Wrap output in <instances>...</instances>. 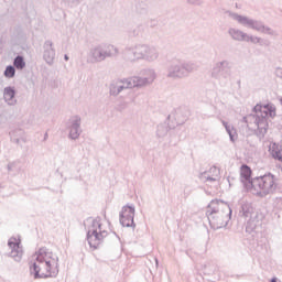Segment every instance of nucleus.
I'll use <instances>...</instances> for the list:
<instances>
[{"instance_id": "1", "label": "nucleus", "mask_w": 282, "mask_h": 282, "mask_svg": "<svg viewBox=\"0 0 282 282\" xmlns=\"http://www.w3.org/2000/svg\"><path fill=\"white\" fill-rule=\"evenodd\" d=\"M30 269L35 279L54 276L58 272V257L50 251V249L41 248L31 258Z\"/></svg>"}, {"instance_id": "2", "label": "nucleus", "mask_w": 282, "mask_h": 282, "mask_svg": "<svg viewBox=\"0 0 282 282\" xmlns=\"http://www.w3.org/2000/svg\"><path fill=\"white\" fill-rule=\"evenodd\" d=\"M86 226L88 227L87 240L90 248H98L109 237V230H111L109 221L98 217L88 219Z\"/></svg>"}, {"instance_id": "3", "label": "nucleus", "mask_w": 282, "mask_h": 282, "mask_svg": "<svg viewBox=\"0 0 282 282\" xmlns=\"http://www.w3.org/2000/svg\"><path fill=\"white\" fill-rule=\"evenodd\" d=\"M256 113V122L260 131H268V118L276 117V106L272 104L256 105L253 108Z\"/></svg>"}, {"instance_id": "4", "label": "nucleus", "mask_w": 282, "mask_h": 282, "mask_svg": "<svg viewBox=\"0 0 282 282\" xmlns=\"http://www.w3.org/2000/svg\"><path fill=\"white\" fill-rule=\"evenodd\" d=\"M250 191H253L257 195H268L276 186V181L274 180V175L264 174L263 176L253 178L250 182Z\"/></svg>"}, {"instance_id": "5", "label": "nucleus", "mask_w": 282, "mask_h": 282, "mask_svg": "<svg viewBox=\"0 0 282 282\" xmlns=\"http://www.w3.org/2000/svg\"><path fill=\"white\" fill-rule=\"evenodd\" d=\"M8 246L10 248V257L15 261H21L23 258V246H21L20 237H11L9 239Z\"/></svg>"}, {"instance_id": "6", "label": "nucleus", "mask_w": 282, "mask_h": 282, "mask_svg": "<svg viewBox=\"0 0 282 282\" xmlns=\"http://www.w3.org/2000/svg\"><path fill=\"white\" fill-rule=\"evenodd\" d=\"M133 217H135V207L123 206L120 214V224L129 228L133 226Z\"/></svg>"}, {"instance_id": "7", "label": "nucleus", "mask_w": 282, "mask_h": 282, "mask_svg": "<svg viewBox=\"0 0 282 282\" xmlns=\"http://www.w3.org/2000/svg\"><path fill=\"white\" fill-rule=\"evenodd\" d=\"M221 215L220 204L218 200H213L207 208V217L210 224Z\"/></svg>"}, {"instance_id": "8", "label": "nucleus", "mask_w": 282, "mask_h": 282, "mask_svg": "<svg viewBox=\"0 0 282 282\" xmlns=\"http://www.w3.org/2000/svg\"><path fill=\"white\" fill-rule=\"evenodd\" d=\"M269 153L273 160H278V162H282V145L279 143H270Z\"/></svg>"}, {"instance_id": "9", "label": "nucleus", "mask_w": 282, "mask_h": 282, "mask_svg": "<svg viewBox=\"0 0 282 282\" xmlns=\"http://www.w3.org/2000/svg\"><path fill=\"white\" fill-rule=\"evenodd\" d=\"M240 176L242 177V180H245V182H249L250 177H252V170L250 169V166L242 165L240 167Z\"/></svg>"}, {"instance_id": "10", "label": "nucleus", "mask_w": 282, "mask_h": 282, "mask_svg": "<svg viewBox=\"0 0 282 282\" xmlns=\"http://www.w3.org/2000/svg\"><path fill=\"white\" fill-rule=\"evenodd\" d=\"M231 36L236 41H246V34H243L241 31H231Z\"/></svg>"}, {"instance_id": "11", "label": "nucleus", "mask_w": 282, "mask_h": 282, "mask_svg": "<svg viewBox=\"0 0 282 282\" xmlns=\"http://www.w3.org/2000/svg\"><path fill=\"white\" fill-rule=\"evenodd\" d=\"M13 65H14V67H17V69H23V67H25V62L23 61V57L18 56L14 59Z\"/></svg>"}, {"instance_id": "12", "label": "nucleus", "mask_w": 282, "mask_h": 282, "mask_svg": "<svg viewBox=\"0 0 282 282\" xmlns=\"http://www.w3.org/2000/svg\"><path fill=\"white\" fill-rule=\"evenodd\" d=\"M12 98H14V89L6 88L4 89V99L6 100H12Z\"/></svg>"}, {"instance_id": "13", "label": "nucleus", "mask_w": 282, "mask_h": 282, "mask_svg": "<svg viewBox=\"0 0 282 282\" xmlns=\"http://www.w3.org/2000/svg\"><path fill=\"white\" fill-rule=\"evenodd\" d=\"M14 74H15V70H14V67L12 66H8L4 70V76L7 78H14Z\"/></svg>"}, {"instance_id": "14", "label": "nucleus", "mask_w": 282, "mask_h": 282, "mask_svg": "<svg viewBox=\"0 0 282 282\" xmlns=\"http://www.w3.org/2000/svg\"><path fill=\"white\" fill-rule=\"evenodd\" d=\"M210 173H213L210 176V180H213L214 182H215V180L219 178V169L218 167H212Z\"/></svg>"}, {"instance_id": "15", "label": "nucleus", "mask_w": 282, "mask_h": 282, "mask_svg": "<svg viewBox=\"0 0 282 282\" xmlns=\"http://www.w3.org/2000/svg\"><path fill=\"white\" fill-rule=\"evenodd\" d=\"M70 138H73V140H76V138H78V130L76 128H73L70 130Z\"/></svg>"}, {"instance_id": "16", "label": "nucleus", "mask_w": 282, "mask_h": 282, "mask_svg": "<svg viewBox=\"0 0 282 282\" xmlns=\"http://www.w3.org/2000/svg\"><path fill=\"white\" fill-rule=\"evenodd\" d=\"M238 21H239L240 23H248V18L238 17Z\"/></svg>"}, {"instance_id": "17", "label": "nucleus", "mask_w": 282, "mask_h": 282, "mask_svg": "<svg viewBox=\"0 0 282 282\" xmlns=\"http://www.w3.org/2000/svg\"><path fill=\"white\" fill-rule=\"evenodd\" d=\"M65 59L67 61V59H68V57H67V56H65Z\"/></svg>"}]
</instances>
